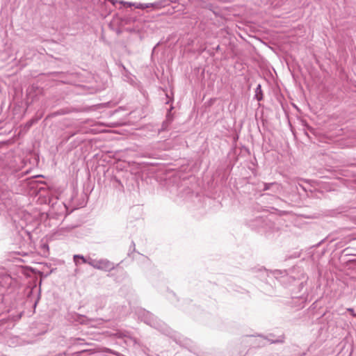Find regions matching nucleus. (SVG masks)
I'll list each match as a JSON object with an SVG mask.
<instances>
[{
  "mask_svg": "<svg viewBox=\"0 0 356 356\" xmlns=\"http://www.w3.org/2000/svg\"><path fill=\"white\" fill-rule=\"evenodd\" d=\"M78 259H81L83 261V263H87L91 266H92L95 268L106 270V271H110L114 268V265L113 263L109 261L107 259H85L82 255L76 254L74 256V261L75 262L76 265L79 264Z\"/></svg>",
  "mask_w": 356,
  "mask_h": 356,
  "instance_id": "1",
  "label": "nucleus"
},
{
  "mask_svg": "<svg viewBox=\"0 0 356 356\" xmlns=\"http://www.w3.org/2000/svg\"><path fill=\"white\" fill-rule=\"evenodd\" d=\"M348 312H350L353 316H354V314H356L354 312L353 309H350V308H349V309H348Z\"/></svg>",
  "mask_w": 356,
  "mask_h": 356,
  "instance_id": "4",
  "label": "nucleus"
},
{
  "mask_svg": "<svg viewBox=\"0 0 356 356\" xmlns=\"http://www.w3.org/2000/svg\"><path fill=\"white\" fill-rule=\"evenodd\" d=\"M144 315H145L144 321H145V323H147V324H149L151 326L156 327V323H155L156 318H154V316L152 314H151L150 313H149L148 312H144Z\"/></svg>",
  "mask_w": 356,
  "mask_h": 356,
  "instance_id": "3",
  "label": "nucleus"
},
{
  "mask_svg": "<svg viewBox=\"0 0 356 356\" xmlns=\"http://www.w3.org/2000/svg\"><path fill=\"white\" fill-rule=\"evenodd\" d=\"M354 316H356V314H354Z\"/></svg>",
  "mask_w": 356,
  "mask_h": 356,
  "instance_id": "5",
  "label": "nucleus"
},
{
  "mask_svg": "<svg viewBox=\"0 0 356 356\" xmlns=\"http://www.w3.org/2000/svg\"><path fill=\"white\" fill-rule=\"evenodd\" d=\"M113 4L115 5L118 1H112ZM120 4L123 6L124 8H134L138 9H145L149 8L150 7H154V4L153 3H142L139 1H118Z\"/></svg>",
  "mask_w": 356,
  "mask_h": 356,
  "instance_id": "2",
  "label": "nucleus"
}]
</instances>
